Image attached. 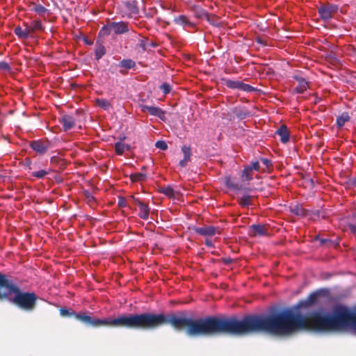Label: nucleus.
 I'll list each match as a JSON object with an SVG mask.
<instances>
[{
	"label": "nucleus",
	"instance_id": "1",
	"mask_svg": "<svg viewBox=\"0 0 356 356\" xmlns=\"http://www.w3.org/2000/svg\"><path fill=\"white\" fill-rule=\"evenodd\" d=\"M347 327L356 331V307L350 309L338 305L332 315L314 312L307 316L287 309L264 316L247 315L241 320L236 316L198 318L194 319L193 337L243 336L259 332L284 336L300 330L339 331Z\"/></svg>",
	"mask_w": 356,
	"mask_h": 356
},
{
	"label": "nucleus",
	"instance_id": "2",
	"mask_svg": "<svg viewBox=\"0 0 356 356\" xmlns=\"http://www.w3.org/2000/svg\"><path fill=\"white\" fill-rule=\"evenodd\" d=\"M59 311L61 316L74 317L85 325L94 327L111 326L137 330H154L170 324L177 330L186 329V333L193 337L194 318L187 317L183 312H179L178 315L144 312L122 315L114 318L100 319L92 318L85 312L76 313L69 309L61 308Z\"/></svg>",
	"mask_w": 356,
	"mask_h": 356
},
{
	"label": "nucleus",
	"instance_id": "3",
	"mask_svg": "<svg viewBox=\"0 0 356 356\" xmlns=\"http://www.w3.org/2000/svg\"><path fill=\"white\" fill-rule=\"evenodd\" d=\"M38 296L34 292L22 291L15 283L0 272V301L9 300L19 309L33 311L37 305Z\"/></svg>",
	"mask_w": 356,
	"mask_h": 356
},
{
	"label": "nucleus",
	"instance_id": "4",
	"mask_svg": "<svg viewBox=\"0 0 356 356\" xmlns=\"http://www.w3.org/2000/svg\"><path fill=\"white\" fill-rule=\"evenodd\" d=\"M338 10L339 6L330 3H323L318 8L319 16L324 22H327L331 19Z\"/></svg>",
	"mask_w": 356,
	"mask_h": 356
},
{
	"label": "nucleus",
	"instance_id": "5",
	"mask_svg": "<svg viewBox=\"0 0 356 356\" xmlns=\"http://www.w3.org/2000/svg\"><path fill=\"white\" fill-rule=\"evenodd\" d=\"M79 113L73 115H63L59 119V122L62 124L64 131H67L72 129L75 125L76 121H79Z\"/></svg>",
	"mask_w": 356,
	"mask_h": 356
},
{
	"label": "nucleus",
	"instance_id": "6",
	"mask_svg": "<svg viewBox=\"0 0 356 356\" xmlns=\"http://www.w3.org/2000/svg\"><path fill=\"white\" fill-rule=\"evenodd\" d=\"M192 229L195 233L206 237H211L214 236L216 233H220L219 227L215 226L205 225L201 227H193Z\"/></svg>",
	"mask_w": 356,
	"mask_h": 356
},
{
	"label": "nucleus",
	"instance_id": "7",
	"mask_svg": "<svg viewBox=\"0 0 356 356\" xmlns=\"http://www.w3.org/2000/svg\"><path fill=\"white\" fill-rule=\"evenodd\" d=\"M293 79L298 82V86L294 88L293 92L298 94H302L309 88V82L301 76L300 73H296L293 75Z\"/></svg>",
	"mask_w": 356,
	"mask_h": 356
},
{
	"label": "nucleus",
	"instance_id": "8",
	"mask_svg": "<svg viewBox=\"0 0 356 356\" xmlns=\"http://www.w3.org/2000/svg\"><path fill=\"white\" fill-rule=\"evenodd\" d=\"M30 147L33 150L40 155H42L47 152L50 147V144L48 141H43L41 140H33L30 143Z\"/></svg>",
	"mask_w": 356,
	"mask_h": 356
},
{
	"label": "nucleus",
	"instance_id": "9",
	"mask_svg": "<svg viewBox=\"0 0 356 356\" xmlns=\"http://www.w3.org/2000/svg\"><path fill=\"white\" fill-rule=\"evenodd\" d=\"M141 110L143 112H148L150 115L158 117L162 121L166 120L165 111L159 107L142 105Z\"/></svg>",
	"mask_w": 356,
	"mask_h": 356
},
{
	"label": "nucleus",
	"instance_id": "10",
	"mask_svg": "<svg viewBox=\"0 0 356 356\" xmlns=\"http://www.w3.org/2000/svg\"><path fill=\"white\" fill-rule=\"evenodd\" d=\"M188 9L193 13L196 18L201 19H205L207 21H210V15L200 6L191 4L188 6Z\"/></svg>",
	"mask_w": 356,
	"mask_h": 356
},
{
	"label": "nucleus",
	"instance_id": "11",
	"mask_svg": "<svg viewBox=\"0 0 356 356\" xmlns=\"http://www.w3.org/2000/svg\"><path fill=\"white\" fill-rule=\"evenodd\" d=\"M131 198L140 209V211L138 213L139 217L143 220H147L150 211V208L148 204L140 201L138 198H136L134 196H131Z\"/></svg>",
	"mask_w": 356,
	"mask_h": 356
},
{
	"label": "nucleus",
	"instance_id": "12",
	"mask_svg": "<svg viewBox=\"0 0 356 356\" xmlns=\"http://www.w3.org/2000/svg\"><path fill=\"white\" fill-rule=\"evenodd\" d=\"M290 211L294 215L300 217L310 216L312 218V214L317 215L318 216H319V211L314 213L311 211L305 209L302 206L298 204L291 206Z\"/></svg>",
	"mask_w": 356,
	"mask_h": 356
},
{
	"label": "nucleus",
	"instance_id": "13",
	"mask_svg": "<svg viewBox=\"0 0 356 356\" xmlns=\"http://www.w3.org/2000/svg\"><path fill=\"white\" fill-rule=\"evenodd\" d=\"M267 234L268 228L261 224H254L249 228V234L251 236H265Z\"/></svg>",
	"mask_w": 356,
	"mask_h": 356
},
{
	"label": "nucleus",
	"instance_id": "14",
	"mask_svg": "<svg viewBox=\"0 0 356 356\" xmlns=\"http://www.w3.org/2000/svg\"><path fill=\"white\" fill-rule=\"evenodd\" d=\"M118 65L120 68V73L122 75H127V70L134 69L136 63L131 59H123L120 61Z\"/></svg>",
	"mask_w": 356,
	"mask_h": 356
},
{
	"label": "nucleus",
	"instance_id": "15",
	"mask_svg": "<svg viewBox=\"0 0 356 356\" xmlns=\"http://www.w3.org/2000/svg\"><path fill=\"white\" fill-rule=\"evenodd\" d=\"M173 22L176 25L183 28L195 27V24L190 20L189 17L184 15H180L175 17L173 19Z\"/></svg>",
	"mask_w": 356,
	"mask_h": 356
},
{
	"label": "nucleus",
	"instance_id": "16",
	"mask_svg": "<svg viewBox=\"0 0 356 356\" xmlns=\"http://www.w3.org/2000/svg\"><path fill=\"white\" fill-rule=\"evenodd\" d=\"M111 27L115 34H122L129 31L128 24L124 22H111Z\"/></svg>",
	"mask_w": 356,
	"mask_h": 356
},
{
	"label": "nucleus",
	"instance_id": "17",
	"mask_svg": "<svg viewBox=\"0 0 356 356\" xmlns=\"http://www.w3.org/2000/svg\"><path fill=\"white\" fill-rule=\"evenodd\" d=\"M280 137V141L282 143H286L289 140V132L287 127L284 124L282 125L275 132Z\"/></svg>",
	"mask_w": 356,
	"mask_h": 356
},
{
	"label": "nucleus",
	"instance_id": "18",
	"mask_svg": "<svg viewBox=\"0 0 356 356\" xmlns=\"http://www.w3.org/2000/svg\"><path fill=\"white\" fill-rule=\"evenodd\" d=\"M232 113L240 120L245 119L250 115V112L245 108L234 107Z\"/></svg>",
	"mask_w": 356,
	"mask_h": 356
},
{
	"label": "nucleus",
	"instance_id": "19",
	"mask_svg": "<svg viewBox=\"0 0 356 356\" xmlns=\"http://www.w3.org/2000/svg\"><path fill=\"white\" fill-rule=\"evenodd\" d=\"M319 293L318 292H314L312 294H310L307 299L304 302H300L298 304V307H302V306H310L314 304H315L317 302L318 298Z\"/></svg>",
	"mask_w": 356,
	"mask_h": 356
},
{
	"label": "nucleus",
	"instance_id": "20",
	"mask_svg": "<svg viewBox=\"0 0 356 356\" xmlns=\"http://www.w3.org/2000/svg\"><path fill=\"white\" fill-rule=\"evenodd\" d=\"M125 137L124 136L122 138H120V140L115 143V150L117 154L122 155L125 150L130 149L131 147L129 145H126L122 140H124Z\"/></svg>",
	"mask_w": 356,
	"mask_h": 356
},
{
	"label": "nucleus",
	"instance_id": "21",
	"mask_svg": "<svg viewBox=\"0 0 356 356\" xmlns=\"http://www.w3.org/2000/svg\"><path fill=\"white\" fill-rule=\"evenodd\" d=\"M350 120V117L347 112L342 113L337 118L336 124L338 128H341L344 126L346 122Z\"/></svg>",
	"mask_w": 356,
	"mask_h": 356
},
{
	"label": "nucleus",
	"instance_id": "22",
	"mask_svg": "<svg viewBox=\"0 0 356 356\" xmlns=\"http://www.w3.org/2000/svg\"><path fill=\"white\" fill-rule=\"evenodd\" d=\"M225 185L227 188L234 190V191H240L242 189V186L238 183H236L231 177H225Z\"/></svg>",
	"mask_w": 356,
	"mask_h": 356
},
{
	"label": "nucleus",
	"instance_id": "23",
	"mask_svg": "<svg viewBox=\"0 0 356 356\" xmlns=\"http://www.w3.org/2000/svg\"><path fill=\"white\" fill-rule=\"evenodd\" d=\"M348 226L352 233L356 234V209L348 218Z\"/></svg>",
	"mask_w": 356,
	"mask_h": 356
},
{
	"label": "nucleus",
	"instance_id": "24",
	"mask_svg": "<svg viewBox=\"0 0 356 356\" xmlns=\"http://www.w3.org/2000/svg\"><path fill=\"white\" fill-rule=\"evenodd\" d=\"M238 90H241V91H244V92H252L257 91V88L252 87V86H250L249 84L245 83H243L242 81L239 82Z\"/></svg>",
	"mask_w": 356,
	"mask_h": 356
},
{
	"label": "nucleus",
	"instance_id": "25",
	"mask_svg": "<svg viewBox=\"0 0 356 356\" xmlns=\"http://www.w3.org/2000/svg\"><path fill=\"white\" fill-rule=\"evenodd\" d=\"M31 10L32 11L35 12L36 13H38L40 15H43L48 11V10L44 6H43L40 4H35V3L33 4V6L31 8Z\"/></svg>",
	"mask_w": 356,
	"mask_h": 356
},
{
	"label": "nucleus",
	"instance_id": "26",
	"mask_svg": "<svg viewBox=\"0 0 356 356\" xmlns=\"http://www.w3.org/2000/svg\"><path fill=\"white\" fill-rule=\"evenodd\" d=\"M14 33L20 39H27V32L22 29L21 26H17L14 29Z\"/></svg>",
	"mask_w": 356,
	"mask_h": 356
},
{
	"label": "nucleus",
	"instance_id": "27",
	"mask_svg": "<svg viewBox=\"0 0 356 356\" xmlns=\"http://www.w3.org/2000/svg\"><path fill=\"white\" fill-rule=\"evenodd\" d=\"M224 84L230 89H238L240 81L222 79Z\"/></svg>",
	"mask_w": 356,
	"mask_h": 356
},
{
	"label": "nucleus",
	"instance_id": "28",
	"mask_svg": "<svg viewBox=\"0 0 356 356\" xmlns=\"http://www.w3.org/2000/svg\"><path fill=\"white\" fill-rule=\"evenodd\" d=\"M96 103L100 108L104 110H108L111 107L110 102L105 99H97Z\"/></svg>",
	"mask_w": 356,
	"mask_h": 356
},
{
	"label": "nucleus",
	"instance_id": "29",
	"mask_svg": "<svg viewBox=\"0 0 356 356\" xmlns=\"http://www.w3.org/2000/svg\"><path fill=\"white\" fill-rule=\"evenodd\" d=\"M159 191L169 197H175V191L170 186L160 188Z\"/></svg>",
	"mask_w": 356,
	"mask_h": 356
},
{
	"label": "nucleus",
	"instance_id": "30",
	"mask_svg": "<svg viewBox=\"0 0 356 356\" xmlns=\"http://www.w3.org/2000/svg\"><path fill=\"white\" fill-rule=\"evenodd\" d=\"M146 177H147V176L145 174L140 173V172L131 174L130 175V178H131V181H134V182L144 181V180H145Z\"/></svg>",
	"mask_w": 356,
	"mask_h": 356
},
{
	"label": "nucleus",
	"instance_id": "31",
	"mask_svg": "<svg viewBox=\"0 0 356 356\" xmlns=\"http://www.w3.org/2000/svg\"><path fill=\"white\" fill-rule=\"evenodd\" d=\"M113 31L112 27H111V23L104 26L99 31V35L101 36H106L108 35L111 33Z\"/></svg>",
	"mask_w": 356,
	"mask_h": 356
},
{
	"label": "nucleus",
	"instance_id": "32",
	"mask_svg": "<svg viewBox=\"0 0 356 356\" xmlns=\"http://www.w3.org/2000/svg\"><path fill=\"white\" fill-rule=\"evenodd\" d=\"M31 31H34V32L37 31H43L44 26L42 24V22L40 20H34L31 23Z\"/></svg>",
	"mask_w": 356,
	"mask_h": 356
},
{
	"label": "nucleus",
	"instance_id": "33",
	"mask_svg": "<svg viewBox=\"0 0 356 356\" xmlns=\"http://www.w3.org/2000/svg\"><path fill=\"white\" fill-rule=\"evenodd\" d=\"M252 172L246 165L244 167L241 176L245 180L250 181L253 179Z\"/></svg>",
	"mask_w": 356,
	"mask_h": 356
},
{
	"label": "nucleus",
	"instance_id": "34",
	"mask_svg": "<svg viewBox=\"0 0 356 356\" xmlns=\"http://www.w3.org/2000/svg\"><path fill=\"white\" fill-rule=\"evenodd\" d=\"M106 54V49L104 46L100 45L96 48L95 56L96 60H99Z\"/></svg>",
	"mask_w": 356,
	"mask_h": 356
},
{
	"label": "nucleus",
	"instance_id": "35",
	"mask_svg": "<svg viewBox=\"0 0 356 356\" xmlns=\"http://www.w3.org/2000/svg\"><path fill=\"white\" fill-rule=\"evenodd\" d=\"M250 197L249 195L243 196L239 201L240 205L243 207H248L250 204Z\"/></svg>",
	"mask_w": 356,
	"mask_h": 356
},
{
	"label": "nucleus",
	"instance_id": "36",
	"mask_svg": "<svg viewBox=\"0 0 356 356\" xmlns=\"http://www.w3.org/2000/svg\"><path fill=\"white\" fill-rule=\"evenodd\" d=\"M48 174H49L48 171H46L44 170H38V171H36V172H33L31 173V175L33 177H34L38 178V179H42L46 175H47Z\"/></svg>",
	"mask_w": 356,
	"mask_h": 356
},
{
	"label": "nucleus",
	"instance_id": "37",
	"mask_svg": "<svg viewBox=\"0 0 356 356\" xmlns=\"http://www.w3.org/2000/svg\"><path fill=\"white\" fill-rule=\"evenodd\" d=\"M181 152L184 154V158L191 159L192 152H191V149L190 147H188L186 145H183L181 147Z\"/></svg>",
	"mask_w": 356,
	"mask_h": 356
},
{
	"label": "nucleus",
	"instance_id": "38",
	"mask_svg": "<svg viewBox=\"0 0 356 356\" xmlns=\"http://www.w3.org/2000/svg\"><path fill=\"white\" fill-rule=\"evenodd\" d=\"M247 167L251 170L260 171V165L258 161H252Z\"/></svg>",
	"mask_w": 356,
	"mask_h": 356
},
{
	"label": "nucleus",
	"instance_id": "39",
	"mask_svg": "<svg viewBox=\"0 0 356 356\" xmlns=\"http://www.w3.org/2000/svg\"><path fill=\"white\" fill-rule=\"evenodd\" d=\"M155 146L156 148L160 149L161 150H166L168 149V145L163 140H158L155 143Z\"/></svg>",
	"mask_w": 356,
	"mask_h": 356
},
{
	"label": "nucleus",
	"instance_id": "40",
	"mask_svg": "<svg viewBox=\"0 0 356 356\" xmlns=\"http://www.w3.org/2000/svg\"><path fill=\"white\" fill-rule=\"evenodd\" d=\"M160 88L165 95L168 94L171 90L170 86L166 83L161 84Z\"/></svg>",
	"mask_w": 356,
	"mask_h": 356
},
{
	"label": "nucleus",
	"instance_id": "41",
	"mask_svg": "<svg viewBox=\"0 0 356 356\" xmlns=\"http://www.w3.org/2000/svg\"><path fill=\"white\" fill-rule=\"evenodd\" d=\"M10 65L6 62V61H1L0 62V71H6L8 72L10 70Z\"/></svg>",
	"mask_w": 356,
	"mask_h": 356
},
{
	"label": "nucleus",
	"instance_id": "42",
	"mask_svg": "<svg viewBox=\"0 0 356 356\" xmlns=\"http://www.w3.org/2000/svg\"><path fill=\"white\" fill-rule=\"evenodd\" d=\"M118 205L119 207H127V200L125 197L120 196L118 197Z\"/></svg>",
	"mask_w": 356,
	"mask_h": 356
},
{
	"label": "nucleus",
	"instance_id": "43",
	"mask_svg": "<svg viewBox=\"0 0 356 356\" xmlns=\"http://www.w3.org/2000/svg\"><path fill=\"white\" fill-rule=\"evenodd\" d=\"M139 47L143 50L146 51L147 49V38L142 39L139 42Z\"/></svg>",
	"mask_w": 356,
	"mask_h": 356
},
{
	"label": "nucleus",
	"instance_id": "44",
	"mask_svg": "<svg viewBox=\"0 0 356 356\" xmlns=\"http://www.w3.org/2000/svg\"><path fill=\"white\" fill-rule=\"evenodd\" d=\"M261 161L266 165V168L268 169L271 167V161L266 158H261Z\"/></svg>",
	"mask_w": 356,
	"mask_h": 356
},
{
	"label": "nucleus",
	"instance_id": "45",
	"mask_svg": "<svg viewBox=\"0 0 356 356\" xmlns=\"http://www.w3.org/2000/svg\"><path fill=\"white\" fill-rule=\"evenodd\" d=\"M190 160L191 159H189L184 158L183 159H181L179 161V166H181V168H185L188 165V163L190 161Z\"/></svg>",
	"mask_w": 356,
	"mask_h": 356
},
{
	"label": "nucleus",
	"instance_id": "46",
	"mask_svg": "<svg viewBox=\"0 0 356 356\" xmlns=\"http://www.w3.org/2000/svg\"><path fill=\"white\" fill-rule=\"evenodd\" d=\"M190 160L191 159H189L184 158L183 159H181L179 161V166H181V168H185L188 165V163L190 161Z\"/></svg>",
	"mask_w": 356,
	"mask_h": 356
},
{
	"label": "nucleus",
	"instance_id": "47",
	"mask_svg": "<svg viewBox=\"0 0 356 356\" xmlns=\"http://www.w3.org/2000/svg\"><path fill=\"white\" fill-rule=\"evenodd\" d=\"M24 26L26 27L24 30H25V31L27 32V37L29 38L30 34L34 33V31H31V24L29 25L28 24H25Z\"/></svg>",
	"mask_w": 356,
	"mask_h": 356
},
{
	"label": "nucleus",
	"instance_id": "48",
	"mask_svg": "<svg viewBox=\"0 0 356 356\" xmlns=\"http://www.w3.org/2000/svg\"><path fill=\"white\" fill-rule=\"evenodd\" d=\"M205 245L209 248H213V243L212 241L209 238L205 239Z\"/></svg>",
	"mask_w": 356,
	"mask_h": 356
},
{
	"label": "nucleus",
	"instance_id": "49",
	"mask_svg": "<svg viewBox=\"0 0 356 356\" xmlns=\"http://www.w3.org/2000/svg\"><path fill=\"white\" fill-rule=\"evenodd\" d=\"M210 24L213 25H216V19L214 15H210V21H208Z\"/></svg>",
	"mask_w": 356,
	"mask_h": 356
},
{
	"label": "nucleus",
	"instance_id": "50",
	"mask_svg": "<svg viewBox=\"0 0 356 356\" xmlns=\"http://www.w3.org/2000/svg\"><path fill=\"white\" fill-rule=\"evenodd\" d=\"M86 196L89 202L94 200V197L89 192H86Z\"/></svg>",
	"mask_w": 356,
	"mask_h": 356
},
{
	"label": "nucleus",
	"instance_id": "51",
	"mask_svg": "<svg viewBox=\"0 0 356 356\" xmlns=\"http://www.w3.org/2000/svg\"><path fill=\"white\" fill-rule=\"evenodd\" d=\"M256 42L259 43V44H261L263 45H266V42L264 40H263L262 38H256Z\"/></svg>",
	"mask_w": 356,
	"mask_h": 356
},
{
	"label": "nucleus",
	"instance_id": "52",
	"mask_svg": "<svg viewBox=\"0 0 356 356\" xmlns=\"http://www.w3.org/2000/svg\"><path fill=\"white\" fill-rule=\"evenodd\" d=\"M222 261H223V263L225 264H230L231 262H232V259L231 258H224L222 259Z\"/></svg>",
	"mask_w": 356,
	"mask_h": 356
},
{
	"label": "nucleus",
	"instance_id": "53",
	"mask_svg": "<svg viewBox=\"0 0 356 356\" xmlns=\"http://www.w3.org/2000/svg\"><path fill=\"white\" fill-rule=\"evenodd\" d=\"M157 46V44L151 41V42H148L147 41V47H155Z\"/></svg>",
	"mask_w": 356,
	"mask_h": 356
},
{
	"label": "nucleus",
	"instance_id": "54",
	"mask_svg": "<svg viewBox=\"0 0 356 356\" xmlns=\"http://www.w3.org/2000/svg\"><path fill=\"white\" fill-rule=\"evenodd\" d=\"M328 241H330V240L327 238L320 239V242L322 245L325 244Z\"/></svg>",
	"mask_w": 356,
	"mask_h": 356
},
{
	"label": "nucleus",
	"instance_id": "55",
	"mask_svg": "<svg viewBox=\"0 0 356 356\" xmlns=\"http://www.w3.org/2000/svg\"><path fill=\"white\" fill-rule=\"evenodd\" d=\"M352 184L356 187V177L353 178L352 180Z\"/></svg>",
	"mask_w": 356,
	"mask_h": 356
},
{
	"label": "nucleus",
	"instance_id": "56",
	"mask_svg": "<svg viewBox=\"0 0 356 356\" xmlns=\"http://www.w3.org/2000/svg\"><path fill=\"white\" fill-rule=\"evenodd\" d=\"M31 161H29V169H31Z\"/></svg>",
	"mask_w": 356,
	"mask_h": 356
},
{
	"label": "nucleus",
	"instance_id": "57",
	"mask_svg": "<svg viewBox=\"0 0 356 356\" xmlns=\"http://www.w3.org/2000/svg\"><path fill=\"white\" fill-rule=\"evenodd\" d=\"M87 43H88L89 44H92V42H89V41H87Z\"/></svg>",
	"mask_w": 356,
	"mask_h": 356
},
{
	"label": "nucleus",
	"instance_id": "58",
	"mask_svg": "<svg viewBox=\"0 0 356 356\" xmlns=\"http://www.w3.org/2000/svg\"><path fill=\"white\" fill-rule=\"evenodd\" d=\"M87 43H88L89 44H92V42H89V41H87Z\"/></svg>",
	"mask_w": 356,
	"mask_h": 356
},
{
	"label": "nucleus",
	"instance_id": "59",
	"mask_svg": "<svg viewBox=\"0 0 356 356\" xmlns=\"http://www.w3.org/2000/svg\"><path fill=\"white\" fill-rule=\"evenodd\" d=\"M2 178V176L0 175V179Z\"/></svg>",
	"mask_w": 356,
	"mask_h": 356
}]
</instances>
